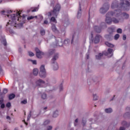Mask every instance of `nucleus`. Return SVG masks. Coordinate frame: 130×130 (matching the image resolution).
<instances>
[{"mask_svg": "<svg viewBox=\"0 0 130 130\" xmlns=\"http://www.w3.org/2000/svg\"><path fill=\"white\" fill-rule=\"evenodd\" d=\"M120 4H118L117 1H114L111 5V9H119V10H115V13H118L119 14V16H116V18H118L119 22H120L121 19L127 20L129 18V15L126 13H121V10H125V11H128L129 10L130 3L127 1H124V0H120Z\"/></svg>", "mask_w": 130, "mask_h": 130, "instance_id": "1", "label": "nucleus"}, {"mask_svg": "<svg viewBox=\"0 0 130 130\" xmlns=\"http://www.w3.org/2000/svg\"><path fill=\"white\" fill-rule=\"evenodd\" d=\"M119 15V13L115 12V11L109 12L106 14V23H107V24H111L112 22H113L114 24L119 23V20L113 17H115L116 18V17H118Z\"/></svg>", "mask_w": 130, "mask_h": 130, "instance_id": "2", "label": "nucleus"}, {"mask_svg": "<svg viewBox=\"0 0 130 130\" xmlns=\"http://www.w3.org/2000/svg\"><path fill=\"white\" fill-rule=\"evenodd\" d=\"M22 11H17L16 14H13L11 15H7L8 18H11V20H9V22L7 23V26L8 25H11V26H15L16 24H17V21H16V19H17V21H20V18H21V13Z\"/></svg>", "mask_w": 130, "mask_h": 130, "instance_id": "3", "label": "nucleus"}, {"mask_svg": "<svg viewBox=\"0 0 130 130\" xmlns=\"http://www.w3.org/2000/svg\"><path fill=\"white\" fill-rule=\"evenodd\" d=\"M60 10V5L59 4H57L54 7L53 11H52L51 12H48V13H47V15L48 16V17H50L51 16H53L54 17H57V15H58Z\"/></svg>", "mask_w": 130, "mask_h": 130, "instance_id": "4", "label": "nucleus"}, {"mask_svg": "<svg viewBox=\"0 0 130 130\" xmlns=\"http://www.w3.org/2000/svg\"><path fill=\"white\" fill-rule=\"evenodd\" d=\"M113 51V49L109 48L108 50V53L107 52H104L103 53H100L98 55L95 56V58L96 59H101V57L103 56V55H108L109 54H111V55H110V57H111V56L113 55V53H112Z\"/></svg>", "mask_w": 130, "mask_h": 130, "instance_id": "5", "label": "nucleus"}, {"mask_svg": "<svg viewBox=\"0 0 130 130\" xmlns=\"http://www.w3.org/2000/svg\"><path fill=\"white\" fill-rule=\"evenodd\" d=\"M93 35H94V34H93V32H91V36L93 42H94V43H95V44H97V43H99V42H100V40L102 39V36H101L100 35H96L93 39Z\"/></svg>", "mask_w": 130, "mask_h": 130, "instance_id": "6", "label": "nucleus"}, {"mask_svg": "<svg viewBox=\"0 0 130 130\" xmlns=\"http://www.w3.org/2000/svg\"><path fill=\"white\" fill-rule=\"evenodd\" d=\"M108 10H109V4H105L100 9V12L101 14H105V13H106Z\"/></svg>", "mask_w": 130, "mask_h": 130, "instance_id": "7", "label": "nucleus"}, {"mask_svg": "<svg viewBox=\"0 0 130 130\" xmlns=\"http://www.w3.org/2000/svg\"><path fill=\"white\" fill-rule=\"evenodd\" d=\"M35 50L36 52L37 57H38V58H41V57H42V55H44V52L40 51L38 48H36Z\"/></svg>", "mask_w": 130, "mask_h": 130, "instance_id": "8", "label": "nucleus"}, {"mask_svg": "<svg viewBox=\"0 0 130 130\" xmlns=\"http://www.w3.org/2000/svg\"><path fill=\"white\" fill-rule=\"evenodd\" d=\"M63 42L60 38H58L56 40V46H62Z\"/></svg>", "mask_w": 130, "mask_h": 130, "instance_id": "9", "label": "nucleus"}, {"mask_svg": "<svg viewBox=\"0 0 130 130\" xmlns=\"http://www.w3.org/2000/svg\"><path fill=\"white\" fill-rule=\"evenodd\" d=\"M51 66L54 71H57L58 70V64L56 61L51 62Z\"/></svg>", "mask_w": 130, "mask_h": 130, "instance_id": "10", "label": "nucleus"}, {"mask_svg": "<svg viewBox=\"0 0 130 130\" xmlns=\"http://www.w3.org/2000/svg\"><path fill=\"white\" fill-rule=\"evenodd\" d=\"M43 84H45V82L42 80V79H39L36 82V86H38L39 87H40V86L43 85Z\"/></svg>", "mask_w": 130, "mask_h": 130, "instance_id": "11", "label": "nucleus"}, {"mask_svg": "<svg viewBox=\"0 0 130 130\" xmlns=\"http://www.w3.org/2000/svg\"><path fill=\"white\" fill-rule=\"evenodd\" d=\"M122 125H123L124 127H120L119 130H124L125 127H128L129 126V124H127V123L125 121L122 122Z\"/></svg>", "mask_w": 130, "mask_h": 130, "instance_id": "12", "label": "nucleus"}, {"mask_svg": "<svg viewBox=\"0 0 130 130\" xmlns=\"http://www.w3.org/2000/svg\"><path fill=\"white\" fill-rule=\"evenodd\" d=\"M93 29L96 33H101V27H99L98 26H94Z\"/></svg>", "mask_w": 130, "mask_h": 130, "instance_id": "13", "label": "nucleus"}, {"mask_svg": "<svg viewBox=\"0 0 130 130\" xmlns=\"http://www.w3.org/2000/svg\"><path fill=\"white\" fill-rule=\"evenodd\" d=\"M39 76L41 78H45L46 77V71H40Z\"/></svg>", "mask_w": 130, "mask_h": 130, "instance_id": "14", "label": "nucleus"}, {"mask_svg": "<svg viewBox=\"0 0 130 130\" xmlns=\"http://www.w3.org/2000/svg\"><path fill=\"white\" fill-rule=\"evenodd\" d=\"M52 30L53 32H54L55 33H58V30H57L56 26L54 24L52 25Z\"/></svg>", "mask_w": 130, "mask_h": 130, "instance_id": "15", "label": "nucleus"}, {"mask_svg": "<svg viewBox=\"0 0 130 130\" xmlns=\"http://www.w3.org/2000/svg\"><path fill=\"white\" fill-rule=\"evenodd\" d=\"M81 13H82V8H81V4L79 3V10L77 13L78 18H80V17H81Z\"/></svg>", "mask_w": 130, "mask_h": 130, "instance_id": "16", "label": "nucleus"}, {"mask_svg": "<svg viewBox=\"0 0 130 130\" xmlns=\"http://www.w3.org/2000/svg\"><path fill=\"white\" fill-rule=\"evenodd\" d=\"M57 58H58V54H56L52 59L51 62H54Z\"/></svg>", "mask_w": 130, "mask_h": 130, "instance_id": "17", "label": "nucleus"}, {"mask_svg": "<svg viewBox=\"0 0 130 130\" xmlns=\"http://www.w3.org/2000/svg\"><path fill=\"white\" fill-rule=\"evenodd\" d=\"M105 44L108 47H114V45L108 42H106Z\"/></svg>", "mask_w": 130, "mask_h": 130, "instance_id": "18", "label": "nucleus"}, {"mask_svg": "<svg viewBox=\"0 0 130 130\" xmlns=\"http://www.w3.org/2000/svg\"><path fill=\"white\" fill-rule=\"evenodd\" d=\"M16 97V95L14 93H12L9 95V100H12V99H14Z\"/></svg>", "mask_w": 130, "mask_h": 130, "instance_id": "19", "label": "nucleus"}, {"mask_svg": "<svg viewBox=\"0 0 130 130\" xmlns=\"http://www.w3.org/2000/svg\"><path fill=\"white\" fill-rule=\"evenodd\" d=\"M40 72H46V71L45 70V66H44V65H42L41 66Z\"/></svg>", "mask_w": 130, "mask_h": 130, "instance_id": "20", "label": "nucleus"}, {"mask_svg": "<svg viewBox=\"0 0 130 130\" xmlns=\"http://www.w3.org/2000/svg\"><path fill=\"white\" fill-rule=\"evenodd\" d=\"M33 74L34 76H37L38 75V70L37 69H34L33 70Z\"/></svg>", "mask_w": 130, "mask_h": 130, "instance_id": "21", "label": "nucleus"}, {"mask_svg": "<svg viewBox=\"0 0 130 130\" xmlns=\"http://www.w3.org/2000/svg\"><path fill=\"white\" fill-rule=\"evenodd\" d=\"M105 112H106V113H111V112H112V109L111 108H109V109H106L105 110Z\"/></svg>", "mask_w": 130, "mask_h": 130, "instance_id": "22", "label": "nucleus"}, {"mask_svg": "<svg viewBox=\"0 0 130 130\" xmlns=\"http://www.w3.org/2000/svg\"><path fill=\"white\" fill-rule=\"evenodd\" d=\"M28 61H31L32 64H37V61H36V60H31L30 59H28Z\"/></svg>", "mask_w": 130, "mask_h": 130, "instance_id": "23", "label": "nucleus"}, {"mask_svg": "<svg viewBox=\"0 0 130 130\" xmlns=\"http://www.w3.org/2000/svg\"><path fill=\"white\" fill-rule=\"evenodd\" d=\"M41 98L42 99H43V100H45V99H47V95H46V93H43L42 94Z\"/></svg>", "mask_w": 130, "mask_h": 130, "instance_id": "24", "label": "nucleus"}, {"mask_svg": "<svg viewBox=\"0 0 130 130\" xmlns=\"http://www.w3.org/2000/svg\"><path fill=\"white\" fill-rule=\"evenodd\" d=\"M58 116V112L56 111L53 113V117H57Z\"/></svg>", "mask_w": 130, "mask_h": 130, "instance_id": "25", "label": "nucleus"}, {"mask_svg": "<svg viewBox=\"0 0 130 130\" xmlns=\"http://www.w3.org/2000/svg\"><path fill=\"white\" fill-rule=\"evenodd\" d=\"M99 96L97 95V94H93V99L94 101L98 100Z\"/></svg>", "mask_w": 130, "mask_h": 130, "instance_id": "26", "label": "nucleus"}, {"mask_svg": "<svg viewBox=\"0 0 130 130\" xmlns=\"http://www.w3.org/2000/svg\"><path fill=\"white\" fill-rule=\"evenodd\" d=\"M7 93H8V89H7V88H4V89H3V93H0V94H3V96H4V94L5 95V94H7Z\"/></svg>", "mask_w": 130, "mask_h": 130, "instance_id": "27", "label": "nucleus"}, {"mask_svg": "<svg viewBox=\"0 0 130 130\" xmlns=\"http://www.w3.org/2000/svg\"><path fill=\"white\" fill-rule=\"evenodd\" d=\"M50 21L53 22V23H57L56 19H55V18H54V17H51V18L50 19Z\"/></svg>", "mask_w": 130, "mask_h": 130, "instance_id": "28", "label": "nucleus"}, {"mask_svg": "<svg viewBox=\"0 0 130 130\" xmlns=\"http://www.w3.org/2000/svg\"><path fill=\"white\" fill-rule=\"evenodd\" d=\"M28 53L29 56H30V57L34 56V55H35L34 53H33L30 51H29L28 52Z\"/></svg>", "mask_w": 130, "mask_h": 130, "instance_id": "29", "label": "nucleus"}, {"mask_svg": "<svg viewBox=\"0 0 130 130\" xmlns=\"http://www.w3.org/2000/svg\"><path fill=\"white\" fill-rule=\"evenodd\" d=\"M114 28H108V31L109 32L110 34L112 33V32H114Z\"/></svg>", "mask_w": 130, "mask_h": 130, "instance_id": "30", "label": "nucleus"}, {"mask_svg": "<svg viewBox=\"0 0 130 130\" xmlns=\"http://www.w3.org/2000/svg\"><path fill=\"white\" fill-rule=\"evenodd\" d=\"M69 43H70V40L69 39L66 40L64 41V44H65V45H68V44H69Z\"/></svg>", "mask_w": 130, "mask_h": 130, "instance_id": "31", "label": "nucleus"}, {"mask_svg": "<svg viewBox=\"0 0 130 130\" xmlns=\"http://www.w3.org/2000/svg\"><path fill=\"white\" fill-rule=\"evenodd\" d=\"M34 18H37V16H36L35 17L34 16H29L28 17H27V20H32V19H34Z\"/></svg>", "mask_w": 130, "mask_h": 130, "instance_id": "32", "label": "nucleus"}, {"mask_svg": "<svg viewBox=\"0 0 130 130\" xmlns=\"http://www.w3.org/2000/svg\"><path fill=\"white\" fill-rule=\"evenodd\" d=\"M40 32L42 36H43V35H45V30L44 29L41 30Z\"/></svg>", "mask_w": 130, "mask_h": 130, "instance_id": "33", "label": "nucleus"}, {"mask_svg": "<svg viewBox=\"0 0 130 130\" xmlns=\"http://www.w3.org/2000/svg\"><path fill=\"white\" fill-rule=\"evenodd\" d=\"M54 52V50H49V54L50 55H51L53 54Z\"/></svg>", "mask_w": 130, "mask_h": 130, "instance_id": "34", "label": "nucleus"}, {"mask_svg": "<svg viewBox=\"0 0 130 130\" xmlns=\"http://www.w3.org/2000/svg\"><path fill=\"white\" fill-rule=\"evenodd\" d=\"M119 38V34H116L115 36H114V39L115 40H117V39H118Z\"/></svg>", "mask_w": 130, "mask_h": 130, "instance_id": "35", "label": "nucleus"}, {"mask_svg": "<svg viewBox=\"0 0 130 130\" xmlns=\"http://www.w3.org/2000/svg\"><path fill=\"white\" fill-rule=\"evenodd\" d=\"M117 33L121 34V33H122V29H121V28H118L117 30Z\"/></svg>", "mask_w": 130, "mask_h": 130, "instance_id": "36", "label": "nucleus"}, {"mask_svg": "<svg viewBox=\"0 0 130 130\" xmlns=\"http://www.w3.org/2000/svg\"><path fill=\"white\" fill-rule=\"evenodd\" d=\"M50 121L49 120H46L44 122V125H46V124H48V123H49Z\"/></svg>", "mask_w": 130, "mask_h": 130, "instance_id": "37", "label": "nucleus"}, {"mask_svg": "<svg viewBox=\"0 0 130 130\" xmlns=\"http://www.w3.org/2000/svg\"><path fill=\"white\" fill-rule=\"evenodd\" d=\"M52 126H48L47 127V130H52Z\"/></svg>", "mask_w": 130, "mask_h": 130, "instance_id": "38", "label": "nucleus"}, {"mask_svg": "<svg viewBox=\"0 0 130 130\" xmlns=\"http://www.w3.org/2000/svg\"><path fill=\"white\" fill-rule=\"evenodd\" d=\"M22 104H27V100H24L22 101H21Z\"/></svg>", "mask_w": 130, "mask_h": 130, "instance_id": "39", "label": "nucleus"}, {"mask_svg": "<svg viewBox=\"0 0 130 130\" xmlns=\"http://www.w3.org/2000/svg\"><path fill=\"white\" fill-rule=\"evenodd\" d=\"M38 11V8H35L34 10H31V12L33 13L34 12H37Z\"/></svg>", "mask_w": 130, "mask_h": 130, "instance_id": "40", "label": "nucleus"}, {"mask_svg": "<svg viewBox=\"0 0 130 130\" xmlns=\"http://www.w3.org/2000/svg\"><path fill=\"white\" fill-rule=\"evenodd\" d=\"M76 34L73 35L71 43H73V41H74V40L75 39V38H76Z\"/></svg>", "mask_w": 130, "mask_h": 130, "instance_id": "41", "label": "nucleus"}, {"mask_svg": "<svg viewBox=\"0 0 130 130\" xmlns=\"http://www.w3.org/2000/svg\"><path fill=\"white\" fill-rule=\"evenodd\" d=\"M6 106L7 107H11V103H8L7 104H6Z\"/></svg>", "mask_w": 130, "mask_h": 130, "instance_id": "42", "label": "nucleus"}, {"mask_svg": "<svg viewBox=\"0 0 130 130\" xmlns=\"http://www.w3.org/2000/svg\"><path fill=\"white\" fill-rule=\"evenodd\" d=\"M78 121H79V120H78V119H76L75 120V123H74V125L75 126H76L77 125V124L76 123H78Z\"/></svg>", "mask_w": 130, "mask_h": 130, "instance_id": "43", "label": "nucleus"}, {"mask_svg": "<svg viewBox=\"0 0 130 130\" xmlns=\"http://www.w3.org/2000/svg\"><path fill=\"white\" fill-rule=\"evenodd\" d=\"M126 39V36L125 35H123V40Z\"/></svg>", "mask_w": 130, "mask_h": 130, "instance_id": "44", "label": "nucleus"}, {"mask_svg": "<svg viewBox=\"0 0 130 130\" xmlns=\"http://www.w3.org/2000/svg\"><path fill=\"white\" fill-rule=\"evenodd\" d=\"M6 119H8V120H11V117L9 116H7L6 117Z\"/></svg>", "mask_w": 130, "mask_h": 130, "instance_id": "45", "label": "nucleus"}, {"mask_svg": "<svg viewBox=\"0 0 130 130\" xmlns=\"http://www.w3.org/2000/svg\"><path fill=\"white\" fill-rule=\"evenodd\" d=\"M1 108H5V105L4 104H1Z\"/></svg>", "mask_w": 130, "mask_h": 130, "instance_id": "46", "label": "nucleus"}, {"mask_svg": "<svg viewBox=\"0 0 130 130\" xmlns=\"http://www.w3.org/2000/svg\"><path fill=\"white\" fill-rule=\"evenodd\" d=\"M31 117V114H29L27 116V119L29 120L30 119V118Z\"/></svg>", "mask_w": 130, "mask_h": 130, "instance_id": "47", "label": "nucleus"}, {"mask_svg": "<svg viewBox=\"0 0 130 130\" xmlns=\"http://www.w3.org/2000/svg\"><path fill=\"white\" fill-rule=\"evenodd\" d=\"M59 89H60V91H62V85L61 84V85H60Z\"/></svg>", "mask_w": 130, "mask_h": 130, "instance_id": "48", "label": "nucleus"}, {"mask_svg": "<svg viewBox=\"0 0 130 130\" xmlns=\"http://www.w3.org/2000/svg\"><path fill=\"white\" fill-rule=\"evenodd\" d=\"M89 53H87L86 54V58H87V59H89Z\"/></svg>", "mask_w": 130, "mask_h": 130, "instance_id": "49", "label": "nucleus"}, {"mask_svg": "<svg viewBox=\"0 0 130 130\" xmlns=\"http://www.w3.org/2000/svg\"><path fill=\"white\" fill-rule=\"evenodd\" d=\"M44 23L47 24H48V21L47 20H45L44 22Z\"/></svg>", "mask_w": 130, "mask_h": 130, "instance_id": "50", "label": "nucleus"}, {"mask_svg": "<svg viewBox=\"0 0 130 130\" xmlns=\"http://www.w3.org/2000/svg\"><path fill=\"white\" fill-rule=\"evenodd\" d=\"M3 44H4V45H5V46H6V45H7V42L6 41H4Z\"/></svg>", "mask_w": 130, "mask_h": 130, "instance_id": "51", "label": "nucleus"}, {"mask_svg": "<svg viewBox=\"0 0 130 130\" xmlns=\"http://www.w3.org/2000/svg\"><path fill=\"white\" fill-rule=\"evenodd\" d=\"M126 110H130V107H127Z\"/></svg>", "mask_w": 130, "mask_h": 130, "instance_id": "52", "label": "nucleus"}, {"mask_svg": "<svg viewBox=\"0 0 130 130\" xmlns=\"http://www.w3.org/2000/svg\"><path fill=\"white\" fill-rule=\"evenodd\" d=\"M8 14H10V13H12V11H8Z\"/></svg>", "mask_w": 130, "mask_h": 130, "instance_id": "53", "label": "nucleus"}, {"mask_svg": "<svg viewBox=\"0 0 130 130\" xmlns=\"http://www.w3.org/2000/svg\"><path fill=\"white\" fill-rule=\"evenodd\" d=\"M44 110H46V109H47V107H45V108H44Z\"/></svg>", "mask_w": 130, "mask_h": 130, "instance_id": "54", "label": "nucleus"}, {"mask_svg": "<svg viewBox=\"0 0 130 130\" xmlns=\"http://www.w3.org/2000/svg\"><path fill=\"white\" fill-rule=\"evenodd\" d=\"M4 1H5V0H0V4H1V3H3V2H4Z\"/></svg>", "mask_w": 130, "mask_h": 130, "instance_id": "55", "label": "nucleus"}, {"mask_svg": "<svg viewBox=\"0 0 130 130\" xmlns=\"http://www.w3.org/2000/svg\"><path fill=\"white\" fill-rule=\"evenodd\" d=\"M108 36H109V35H106L105 36L106 38H108Z\"/></svg>", "mask_w": 130, "mask_h": 130, "instance_id": "56", "label": "nucleus"}, {"mask_svg": "<svg viewBox=\"0 0 130 130\" xmlns=\"http://www.w3.org/2000/svg\"><path fill=\"white\" fill-rule=\"evenodd\" d=\"M82 122H83V123L84 124H85V123H86V121H84H84H83Z\"/></svg>", "mask_w": 130, "mask_h": 130, "instance_id": "57", "label": "nucleus"}, {"mask_svg": "<svg viewBox=\"0 0 130 130\" xmlns=\"http://www.w3.org/2000/svg\"><path fill=\"white\" fill-rule=\"evenodd\" d=\"M2 14H4V13H5V11H2Z\"/></svg>", "mask_w": 130, "mask_h": 130, "instance_id": "58", "label": "nucleus"}, {"mask_svg": "<svg viewBox=\"0 0 130 130\" xmlns=\"http://www.w3.org/2000/svg\"><path fill=\"white\" fill-rule=\"evenodd\" d=\"M22 18H25V15H23Z\"/></svg>", "mask_w": 130, "mask_h": 130, "instance_id": "59", "label": "nucleus"}, {"mask_svg": "<svg viewBox=\"0 0 130 130\" xmlns=\"http://www.w3.org/2000/svg\"><path fill=\"white\" fill-rule=\"evenodd\" d=\"M20 50H21V49H20V48H19V51H20Z\"/></svg>", "mask_w": 130, "mask_h": 130, "instance_id": "60", "label": "nucleus"}, {"mask_svg": "<svg viewBox=\"0 0 130 130\" xmlns=\"http://www.w3.org/2000/svg\"><path fill=\"white\" fill-rule=\"evenodd\" d=\"M55 130H56V129H55Z\"/></svg>", "mask_w": 130, "mask_h": 130, "instance_id": "61", "label": "nucleus"}]
</instances>
